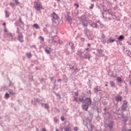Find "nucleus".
I'll return each mask as SVG.
<instances>
[{
    "label": "nucleus",
    "instance_id": "1",
    "mask_svg": "<svg viewBox=\"0 0 131 131\" xmlns=\"http://www.w3.org/2000/svg\"><path fill=\"white\" fill-rule=\"evenodd\" d=\"M34 8L36 11H40V10H43V7H42L41 3L40 2H34Z\"/></svg>",
    "mask_w": 131,
    "mask_h": 131
},
{
    "label": "nucleus",
    "instance_id": "2",
    "mask_svg": "<svg viewBox=\"0 0 131 131\" xmlns=\"http://www.w3.org/2000/svg\"><path fill=\"white\" fill-rule=\"evenodd\" d=\"M82 23V24L84 27H86L88 26V20H86V17L84 16H82L78 17Z\"/></svg>",
    "mask_w": 131,
    "mask_h": 131
},
{
    "label": "nucleus",
    "instance_id": "3",
    "mask_svg": "<svg viewBox=\"0 0 131 131\" xmlns=\"http://www.w3.org/2000/svg\"><path fill=\"white\" fill-rule=\"evenodd\" d=\"M17 33L18 34V39L20 42H23L24 41L23 34L21 33V31L17 28Z\"/></svg>",
    "mask_w": 131,
    "mask_h": 131
},
{
    "label": "nucleus",
    "instance_id": "4",
    "mask_svg": "<svg viewBox=\"0 0 131 131\" xmlns=\"http://www.w3.org/2000/svg\"><path fill=\"white\" fill-rule=\"evenodd\" d=\"M85 31L89 39L93 40V39H94V35H93V33L87 29H85Z\"/></svg>",
    "mask_w": 131,
    "mask_h": 131
},
{
    "label": "nucleus",
    "instance_id": "5",
    "mask_svg": "<svg viewBox=\"0 0 131 131\" xmlns=\"http://www.w3.org/2000/svg\"><path fill=\"white\" fill-rule=\"evenodd\" d=\"M51 16L52 17V21L53 22H55L56 20H58L59 19V16L55 12H53L51 14Z\"/></svg>",
    "mask_w": 131,
    "mask_h": 131
},
{
    "label": "nucleus",
    "instance_id": "6",
    "mask_svg": "<svg viewBox=\"0 0 131 131\" xmlns=\"http://www.w3.org/2000/svg\"><path fill=\"white\" fill-rule=\"evenodd\" d=\"M80 59H81V60H83L84 59H91V55L90 54H85L84 56H81Z\"/></svg>",
    "mask_w": 131,
    "mask_h": 131
},
{
    "label": "nucleus",
    "instance_id": "7",
    "mask_svg": "<svg viewBox=\"0 0 131 131\" xmlns=\"http://www.w3.org/2000/svg\"><path fill=\"white\" fill-rule=\"evenodd\" d=\"M97 54H99L100 57H104L105 56V54L103 53V50L102 49H98L97 50Z\"/></svg>",
    "mask_w": 131,
    "mask_h": 131
},
{
    "label": "nucleus",
    "instance_id": "8",
    "mask_svg": "<svg viewBox=\"0 0 131 131\" xmlns=\"http://www.w3.org/2000/svg\"><path fill=\"white\" fill-rule=\"evenodd\" d=\"M85 102L88 106H90V105H92V100L90 99V98H86Z\"/></svg>",
    "mask_w": 131,
    "mask_h": 131
},
{
    "label": "nucleus",
    "instance_id": "9",
    "mask_svg": "<svg viewBox=\"0 0 131 131\" xmlns=\"http://www.w3.org/2000/svg\"><path fill=\"white\" fill-rule=\"evenodd\" d=\"M101 40L103 43H106V37L105 36V35H102Z\"/></svg>",
    "mask_w": 131,
    "mask_h": 131
},
{
    "label": "nucleus",
    "instance_id": "10",
    "mask_svg": "<svg viewBox=\"0 0 131 131\" xmlns=\"http://www.w3.org/2000/svg\"><path fill=\"white\" fill-rule=\"evenodd\" d=\"M82 109L84 110V111H88V109H89V105L87 104H83L82 105Z\"/></svg>",
    "mask_w": 131,
    "mask_h": 131
},
{
    "label": "nucleus",
    "instance_id": "11",
    "mask_svg": "<svg viewBox=\"0 0 131 131\" xmlns=\"http://www.w3.org/2000/svg\"><path fill=\"white\" fill-rule=\"evenodd\" d=\"M90 26H91V27H93L94 28H97V27H98V25L97 24V23H90Z\"/></svg>",
    "mask_w": 131,
    "mask_h": 131
},
{
    "label": "nucleus",
    "instance_id": "12",
    "mask_svg": "<svg viewBox=\"0 0 131 131\" xmlns=\"http://www.w3.org/2000/svg\"><path fill=\"white\" fill-rule=\"evenodd\" d=\"M115 39H113L112 37H110L109 39L107 41V43H110V42H114Z\"/></svg>",
    "mask_w": 131,
    "mask_h": 131
},
{
    "label": "nucleus",
    "instance_id": "13",
    "mask_svg": "<svg viewBox=\"0 0 131 131\" xmlns=\"http://www.w3.org/2000/svg\"><path fill=\"white\" fill-rule=\"evenodd\" d=\"M116 100L117 102H121L122 101V97L119 96L116 97Z\"/></svg>",
    "mask_w": 131,
    "mask_h": 131
},
{
    "label": "nucleus",
    "instance_id": "14",
    "mask_svg": "<svg viewBox=\"0 0 131 131\" xmlns=\"http://www.w3.org/2000/svg\"><path fill=\"white\" fill-rule=\"evenodd\" d=\"M45 52L47 54H51V53H52V50L51 49V48H49V49L46 48Z\"/></svg>",
    "mask_w": 131,
    "mask_h": 131
},
{
    "label": "nucleus",
    "instance_id": "15",
    "mask_svg": "<svg viewBox=\"0 0 131 131\" xmlns=\"http://www.w3.org/2000/svg\"><path fill=\"white\" fill-rule=\"evenodd\" d=\"M41 105L42 107H45V108H46V109H49L50 108V106H49V104H48L41 103Z\"/></svg>",
    "mask_w": 131,
    "mask_h": 131
},
{
    "label": "nucleus",
    "instance_id": "16",
    "mask_svg": "<svg viewBox=\"0 0 131 131\" xmlns=\"http://www.w3.org/2000/svg\"><path fill=\"white\" fill-rule=\"evenodd\" d=\"M114 124V123H113V122H111L108 124V127H109V128L111 129L112 128V127H113Z\"/></svg>",
    "mask_w": 131,
    "mask_h": 131
},
{
    "label": "nucleus",
    "instance_id": "17",
    "mask_svg": "<svg viewBox=\"0 0 131 131\" xmlns=\"http://www.w3.org/2000/svg\"><path fill=\"white\" fill-rule=\"evenodd\" d=\"M32 26L35 27L36 29H39V26L37 24H34Z\"/></svg>",
    "mask_w": 131,
    "mask_h": 131
},
{
    "label": "nucleus",
    "instance_id": "18",
    "mask_svg": "<svg viewBox=\"0 0 131 131\" xmlns=\"http://www.w3.org/2000/svg\"><path fill=\"white\" fill-rule=\"evenodd\" d=\"M77 55L80 56V58L82 56V52L80 51H78Z\"/></svg>",
    "mask_w": 131,
    "mask_h": 131
},
{
    "label": "nucleus",
    "instance_id": "19",
    "mask_svg": "<svg viewBox=\"0 0 131 131\" xmlns=\"http://www.w3.org/2000/svg\"><path fill=\"white\" fill-rule=\"evenodd\" d=\"M87 128H88V129H91L93 128V125L91 124H89L87 125Z\"/></svg>",
    "mask_w": 131,
    "mask_h": 131
},
{
    "label": "nucleus",
    "instance_id": "20",
    "mask_svg": "<svg viewBox=\"0 0 131 131\" xmlns=\"http://www.w3.org/2000/svg\"><path fill=\"white\" fill-rule=\"evenodd\" d=\"M117 81H118V82H121V81H122V79H121V78H120L119 77H117Z\"/></svg>",
    "mask_w": 131,
    "mask_h": 131
},
{
    "label": "nucleus",
    "instance_id": "21",
    "mask_svg": "<svg viewBox=\"0 0 131 131\" xmlns=\"http://www.w3.org/2000/svg\"><path fill=\"white\" fill-rule=\"evenodd\" d=\"M5 15H6V18H8V17H9L10 16V13H9V11H5Z\"/></svg>",
    "mask_w": 131,
    "mask_h": 131
},
{
    "label": "nucleus",
    "instance_id": "22",
    "mask_svg": "<svg viewBox=\"0 0 131 131\" xmlns=\"http://www.w3.org/2000/svg\"><path fill=\"white\" fill-rule=\"evenodd\" d=\"M49 42H51V43H56L57 41H56L54 39L49 40Z\"/></svg>",
    "mask_w": 131,
    "mask_h": 131
},
{
    "label": "nucleus",
    "instance_id": "23",
    "mask_svg": "<svg viewBox=\"0 0 131 131\" xmlns=\"http://www.w3.org/2000/svg\"><path fill=\"white\" fill-rule=\"evenodd\" d=\"M110 85L112 88L115 86V83L113 81L110 82Z\"/></svg>",
    "mask_w": 131,
    "mask_h": 131
},
{
    "label": "nucleus",
    "instance_id": "24",
    "mask_svg": "<svg viewBox=\"0 0 131 131\" xmlns=\"http://www.w3.org/2000/svg\"><path fill=\"white\" fill-rule=\"evenodd\" d=\"M27 56L28 57V58H31V57H32V55L31 54V53H29L27 54Z\"/></svg>",
    "mask_w": 131,
    "mask_h": 131
},
{
    "label": "nucleus",
    "instance_id": "25",
    "mask_svg": "<svg viewBox=\"0 0 131 131\" xmlns=\"http://www.w3.org/2000/svg\"><path fill=\"white\" fill-rule=\"evenodd\" d=\"M69 45H70L71 49H74V45H73V43L72 42H70Z\"/></svg>",
    "mask_w": 131,
    "mask_h": 131
},
{
    "label": "nucleus",
    "instance_id": "26",
    "mask_svg": "<svg viewBox=\"0 0 131 131\" xmlns=\"http://www.w3.org/2000/svg\"><path fill=\"white\" fill-rule=\"evenodd\" d=\"M124 38V37L123 35H120L118 38V40H121Z\"/></svg>",
    "mask_w": 131,
    "mask_h": 131
},
{
    "label": "nucleus",
    "instance_id": "27",
    "mask_svg": "<svg viewBox=\"0 0 131 131\" xmlns=\"http://www.w3.org/2000/svg\"><path fill=\"white\" fill-rule=\"evenodd\" d=\"M54 122H55V123H57V122H58L59 121V119H58V118L55 117V118H54Z\"/></svg>",
    "mask_w": 131,
    "mask_h": 131
},
{
    "label": "nucleus",
    "instance_id": "28",
    "mask_svg": "<svg viewBox=\"0 0 131 131\" xmlns=\"http://www.w3.org/2000/svg\"><path fill=\"white\" fill-rule=\"evenodd\" d=\"M51 79L53 83H56V79H54V77L51 78Z\"/></svg>",
    "mask_w": 131,
    "mask_h": 131
},
{
    "label": "nucleus",
    "instance_id": "29",
    "mask_svg": "<svg viewBox=\"0 0 131 131\" xmlns=\"http://www.w3.org/2000/svg\"><path fill=\"white\" fill-rule=\"evenodd\" d=\"M122 109L123 111H124V110H126V105L122 106Z\"/></svg>",
    "mask_w": 131,
    "mask_h": 131
},
{
    "label": "nucleus",
    "instance_id": "30",
    "mask_svg": "<svg viewBox=\"0 0 131 131\" xmlns=\"http://www.w3.org/2000/svg\"><path fill=\"white\" fill-rule=\"evenodd\" d=\"M43 31L45 32V33H48V31L46 28H43Z\"/></svg>",
    "mask_w": 131,
    "mask_h": 131
},
{
    "label": "nucleus",
    "instance_id": "31",
    "mask_svg": "<svg viewBox=\"0 0 131 131\" xmlns=\"http://www.w3.org/2000/svg\"><path fill=\"white\" fill-rule=\"evenodd\" d=\"M10 6H11V7H12V8H14V7H15V4H14L13 3H10Z\"/></svg>",
    "mask_w": 131,
    "mask_h": 131
},
{
    "label": "nucleus",
    "instance_id": "32",
    "mask_svg": "<svg viewBox=\"0 0 131 131\" xmlns=\"http://www.w3.org/2000/svg\"><path fill=\"white\" fill-rule=\"evenodd\" d=\"M9 97H10V95H9V94H8V93H6L5 98H9Z\"/></svg>",
    "mask_w": 131,
    "mask_h": 131
},
{
    "label": "nucleus",
    "instance_id": "33",
    "mask_svg": "<svg viewBox=\"0 0 131 131\" xmlns=\"http://www.w3.org/2000/svg\"><path fill=\"white\" fill-rule=\"evenodd\" d=\"M67 19L68 21H71V17H70V16H68L67 17Z\"/></svg>",
    "mask_w": 131,
    "mask_h": 131
},
{
    "label": "nucleus",
    "instance_id": "34",
    "mask_svg": "<svg viewBox=\"0 0 131 131\" xmlns=\"http://www.w3.org/2000/svg\"><path fill=\"white\" fill-rule=\"evenodd\" d=\"M65 131H70V128L68 127L64 128Z\"/></svg>",
    "mask_w": 131,
    "mask_h": 131
},
{
    "label": "nucleus",
    "instance_id": "35",
    "mask_svg": "<svg viewBox=\"0 0 131 131\" xmlns=\"http://www.w3.org/2000/svg\"><path fill=\"white\" fill-rule=\"evenodd\" d=\"M39 38H40V39L41 40H42V41H43V40H45V39L43 38V37H42V36H40L39 37Z\"/></svg>",
    "mask_w": 131,
    "mask_h": 131
},
{
    "label": "nucleus",
    "instance_id": "36",
    "mask_svg": "<svg viewBox=\"0 0 131 131\" xmlns=\"http://www.w3.org/2000/svg\"><path fill=\"white\" fill-rule=\"evenodd\" d=\"M95 90H96V91L100 92V89L99 87H96Z\"/></svg>",
    "mask_w": 131,
    "mask_h": 131
},
{
    "label": "nucleus",
    "instance_id": "37",
    "mask_svg": "<svg viewBox=\"0 0 131 131\" xmlns=\"http://www.w3.org/2000/svg\"><path fill=\"white\" fill-rule=\"evenodd\" d=\"M78 100L80 102H84L83 98H82V99L81 98H79Z\"/></svg>",
    "mask_w": 131,
    "mask_h": 131
},
{
    "label": "nucleus",
    "instance_id": "38",
    "mask_svg": "<svg viewBox=\"0 0 131 131\" xmlns=\"http://www.w3.org/2000/svg\"><path fill=\"white\" fill-rule=\"evenodd\" d=\"M9 93L11 95H14V92H13V91L12 90H9Z\"/></svg>",
    "mask_w": 131,
    "mask_h": 131
},
{
    "label": "nucleus",
    "instance_id": "39",
    "mask_svg": "<svg viewBox=\"0 0 131 131\" xmlns=\"http://www.w3.org/2000/svg\"><path fill=\"white\" fill-rule=\"evenodd\" d=\"M15 2L16 3V5H19V1H18V0H15Z\"/></svg>",
    "mask_w": 131,
    "mask_h": 131
},
{
    "label": "nucleus",
    "instance_id": "40",
    "mask_svg": "<svg viewBox=\"0 0 131 131\" xmlns=\"http://www.w3.org/2000/svg\"><path fill=\"white\" fill-rule=\"evenodd\" d=\"M128 56L131 59V52H129V53H128Z\"/></svg>",
    "mask_w": 131,
    "mask_h": 131
},
{
    "label": "nucleus",
    "instance_id": "41",
    "mask_svg": "<svg viewBox=\"0 0 131 131\" xmlns=\"http://www.w3.org/2000/svg\"><path fill=\"white\" fill-rule=\"evenodd\" d=\"M94 8V4H91V6L90 7V9H93Z\"/></svg>",
    "mask_w": 131,
    "mask_h": 131
},
{
    "label": "nucleus",
    "instance_id": "42",
    "mask_svg": "<svg viewBox=\"0 0 131 131\" xmlns=\"http://www.w3.org/2000/svg\"><path fill=\"white\" fill-rule=\"evenodd\" d=\"M75 96L76 97H78V92L75 93Z\"/></svg>",
    "mask_w": 131,
    "mask_h": 131
},
{
    "label": "nucleus",
    "instance_id": "43",
    "mask_svg": "<svg viewBox=\"0 0 131 131\" xmlns=\"http://www.w3.org/2000/svg\"><path fill=\"white\" fill-rule=\"evenodd\" d=\"M74 100L76 101V102H77L78 98L76 97H74Z\"/></svg>",
    "mask_w": 131,
    "mask_h": 131
},
{
    "label": "nucleus",
    "instance_id": "44",
    "mask_svg": "<svg viewBox=\"0 0 131 131\" xmlns=\"http://www.w3.org/2000/svg\"><path fill=\"white\" fill-rule=\"evenodd\" d=\"M7 35H8V36H12V35L11 33H7Z\"/></svg>",
    "mask_w": 131,
    "mask_h": 131
},
{
    "label": "nucleus",
    "instance_id": "45",
    "mask_svg": "<svg viewBox=\"0 0 131 131\" xmlns=\"http://www.w3.org/2000/svg\"><path fill=\"white\" fill-rule=\"evenodd\" d=\"M126 104H127V102H126V101H124V104H123V105L126 106Z\"/></svg>",
    "mask_w": 131,
    "mask_h": 131
},
{
    "label": "nucleus",
    "instance_id": "46",
    "mask_svg": "<svg viewBox=\"0 0 131 131\" xmlns=\"http://www.w3.org/2000/svg\"><path fill=\"white\" fill-rule=\"evenodd\" d=\"M61 120L62 121H64V117L61 116Z\"/></svg>",
    "mask_w": 131,
    "mask_h": 131
},
{
    "label": "nucleus",
    "instance_id": "47",
    "mask_svg": "<svg viewBox=\"0 0 131 131\" xmlns=\"http://www.w3.org/2000/svg\"><path fill=\"white\" fill-rule=\"evenodd\" d=\"M78 128H77V127H75L74 128V130H75V131H77L78 130Z\"/></svg>",
    "mask_w": 131,
    "mask_h": 131
},
{
    "label": "nucleus",
    "instance_id": "48",
    "mask_svg": "<svg viewBox=\"0 0 131 131\" xmlns=\"http://www.w3.org/2000/svg\"><path fill=\"white\" fill-rule=\"evenodd\" d=\"M57 81L58 82H61V81H62V80L61 79H57Z\"/></svg>",
    "mask_w": 131,
    "mask_h": 131
},
{
    "label": "nucleus",
    "instance_id": "49",
    "mask_svg": "<svg viewBox=\"0 0 131 131\" xmlns=\"http://www.w3.org/2000/svg\"><path fill=\"white\" fill-rule=\"evenodd\" d=\"M75 6H76L77 8H79V5L77 4H75Z\"/></svg>",
    "mask_w": 131,
    "mask_h": 131
},
{
    "label": "nucleus",
    "instance_id": "50",
    "mask_svg": "<svg viewBox=\"0 0 131 131\" xmlns=\"http://www.w3.org/2000/svg\"><path fill=\"white\" fill-rule=\"evenodd\" d=\"M4 31H5V32H8V30H7V29H6V27H5Z\"/></svg>",
    "mask_w": 131,
    "mask_h": 131
},
{
    "label": "nucleus",
    "instance_id": "51",
    "mask_svg": "<svg viewBox=\"0 0 131 131\" xmlns=\"http://www.w3.org/2000/svg\"><path fill=\"white\" fill-rule=\"evenodd\" d=\"M81 40H82V41H84V38H81Z\"/></svg>",
    "mask_w": 131,
    "mask_h": 131
},
{
    "label": "nucleus",
    "instance_id": "52",
    "mask_svg": "<svg viewBox=\"0 0 131 131\" xmlns=\"http://www.w3.org/2000/svg\"><path fill=\"white\" fill-rule=\"evenodd\" d=\"M42 131H47V129L46 128H42Z\"/></svg>",
    "mask_w": 131,
    "mask_h": 131
},
{
    "label": "nucleus",
    "instance_id": "53",
    "mask_svg": "<svg viewBox=\"0 0 131 131\" xmlns=\"http://www.w3.org/2000/svg\"><path fill=\"white\" fill-rule=\"evenodd\" d=\"M122 131H129V130H126V129H122Z\"/></svg>",
    "mask_w": 131,
    "mask_h": 131
},
{
    "label": "nucleus",
    "instance_id": "54",
    "mask_svg": "<svg viewBox=\"0 0 131 131\" xmlns=\"http://www.w3.org/2000/svg\"><path fill=\"white\" fill-rule=\"evenodd\" d=\"M31 48H35V45L31 46Z\"/></svg>",
    "mask_w": 131,
    "mask_h": 131
},
{
    "label": "nucleus",
    "instance_id": "55",
    "mask_svg": "<svg viewBox=\"0 0 131 131\" xmlns=\"http://www.w3.org/2000/svg\"><path fill=\"white\" fill-rule=\"evenodd\" d=\"M3 25H4V26H5V27H6V23H4L3 24Z\"/></svg>",
    "mask_w": 131,
    "mask_h": 131
},
{
    "label": "nucleus",
    "instance_id": "56",
    "mask_svg": "<svg viewBox=\"0 0 131 131\" xmlns=\"http://www.w3.org/2000/svg\"><path fill=\"white\" fill-rule=\"evenodd\" d=\"M88 47H91V44L88 43Z\"/></svg>",
    "mask_w": 131,
    "mask_h": 131
},
{
    "label": "nucleus",
    "instance_id": "57",
    "mask_svg": "<svg viewBox=\"0 0 131 131\" xmlns=\"http://www.w3.org/2000/svg\"><path fill=\"white\" fill-rule=\"evenodd\" d=\"M70 69H74L73 67H72L71 68H70Z\"/></svg>",
    "mask_w": 131,
    "mask_h": 131
},
{
    "label": "nucleus",
    "instance_id": "58",
    "mask_svg": "<svg viewBox=\"0 0 131 131\" xmlns=\"http://www.w3.org/2000/svg\"><path fill=\"white\" fill-rule=\"evenodd\" d=\"M85 50L86 51H89V48H86Z\"/></svg>",
    "mask_w": 131,
    "mask_h": 131
},
{
    "label": "nucleus",
    "instance_id": "59",
    "mask_svg": "<svg viewBox=\"0 0 131 131\" xmlns=\"http://www.w3.org/2000/svg\"><path fill=\"white\" fill-rule=\"evenodd\" d=\"M109 14H110L111 15H112V13L111 12H109Z\"/></svg>",
    "mask_w": 131,
    "mask_h": 131
},
{
    "label": "nucleus",
    "instance_id": "60",
    "mask_svg": "<svg viewBox=\"0 0 131 131\" xmlns=\"http://www.w3.org/2000/svg\"><path fill=\"white\" fill-rule=\"evenodd\" d=\"M105 85L106 86H108V84H106Z\"/></svg>",
    "mask_w": 131,
    "mask_h": 131
},
{
    "label": "nucleus",
    "instance_id": "61",
    "mask_svg": "<svg viewBox=\"0 0 131 131\" xmlns=\"http://www.w3.org/2000/svg\"><path fill=\"white\" fill-rule=\"evenodd\" d=\"M57 2H60V0H56Z\"/></svg>",
    "mask_w": 131,
    "mask_h": 131
},
{
    "label": "nucleus",
    "instance_id": "62",
    "mask_svg": "<svg viewBox=\"0 0 131 131\" xmlns=\"http://www.w3.org/2000/svg\"><path fill=\"white\" fill-rule=\"evenodd\" d=\"M88 92H89V93H90V92H91V91H89Z\"/></svg>",
    "mask_w": 131,
    "mask_h": 131
},
{
    "label": "nucleus",
    "instance_id": "63",
    "mask_svg": "<svg viewBox=\"0 0 131 131\" xmlns=\"http://www.w3.org/2000/svg\"><path fill=\"white\" fill-rule=\"evenodd\" d=\"M59 43H62V42H59Z\"/></svg>",
    "mask_w": 131,
    "mask_h": 131
},
{
    "label": "nucleus",
    "instance_id": "64",
    "mask_svg": "<svg viewBox=\"0 0 131 131\" xmlns=\"http://www.w3.org/2000/svg\"><path fill=\"white\" fill-rule=\"evenodd\" d=\"M129 45L131 46V43H129Z\"/></svg>",
    "mask_w": 131,
    "mask_h": 131
}]
</instances>
